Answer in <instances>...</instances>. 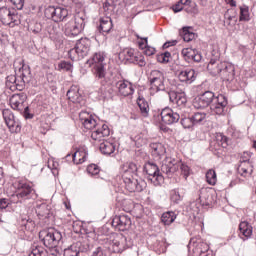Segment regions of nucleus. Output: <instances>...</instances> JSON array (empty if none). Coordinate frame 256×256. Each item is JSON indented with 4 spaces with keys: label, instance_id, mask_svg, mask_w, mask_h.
Segmentation results:
<instances>
[{
    "label": "nucleus",
    "instance_id": "nucleus-1",
    "mask_svg": "<svg viewBox=\"0 0 256 256\" xmlns=\"http://www.w3.org/2000/svg\"><path fill=\"white\" fill-rule=\"evenodd\" d=\"M79 118L85 129H95L91 134L94 141H101L103 137H109L111 134V130L107 124H97V120H95L89 113L81 112Z\"/></svg>",
    "mask_w": 256,
    "mask_h": 256
},
{
    "label": "nucleus",
    "instance_id": "nucleus-2",
    "mask_svg": "<svg viewBox=\"0 0 256 256\" xmlns=\"http://www.w3.org/2000/svg\"><path fill=\"white\" fill-rule=\"evenodd\" d=\"M179 169L183 177L187 179L191 173V169L189 166H187V164H183L181 160H175V158H166L161 165V171L167 177H173V174L177 173Z\"/></svg>",
    "mask_w": 256,
    "mask_h": 256
},
{
    "label": "nucleus",
    "instance_id": "nucleus-3",
    "mask_svg": "<svg viewBox=\"0 0 256 256\" xmlns=\"http://www.w3.org/2000/svg\"><path fill=\"white\" fill-rule=\"evenodd\" d=\"M91 51V40L89 38H81L77 41L76 46L72 48L68 55L72 61L85 59Z\"/></svg>",
    "mask_w": 256,
    "mask_h": 256
},
{
    "label": "nucleus",
    "instance_id": "nucleus-4",
    "mask_svg": "<svg viewBox=\"0 0 256 256\" xmlns=\"http://www.w3.org/2000/svg\"><path fill=\"white\" fill-rule=\"evenodd\" d=\"M25 101H27V95L14 94L10 98V106L14 111L18 113H24L26 119H33V115L29 113V106L25 107Z\"/></svg>",
    "mask_w": 256,
    "mask_h": 256
},
{
    "label": "nucleus",
    "instance_id": "nucleus-5",
    "mask_svg": "<svg viewBox=\"0 0 256 256\" xmlns=\"http://www.w3.org/2000/svg\"><path fill=\"white\" fill-rule=\"evenodd\" d=\"M44 15L47 19L54 21V23H61V21H66L69 17V10L63 7L49 6L45 9Z\"/></svg>",
    "mask_w": 256,
    "mask_h": 256
},
{
    "label": "nucleus",
    "instance_id": "nucleus-6",
    "mask_svg": "<svg viewBox=\"0 0 256 256\" xmlns=\"http://www.w3.org/2000/svg\"><path fill=\"white\" fill-rule=\"evenodd\" d=\"M144 171L147 175L148 181L153 183L157 187V185H161L163 183V171L159 170V167L155 163H146L144 165Z\"/></svg>",
    "mask_w": 256,
    "mask_h": 256
},
{
    "label": "nucleus",
    "instance_id": "nucleus-7",
    "mask_svg": "<svg viewBox=\"0 0 256 256\" xmlns=\"http://www.w3.org/2000/svg\"><path fill=\"white\" fill-rule=\"evenodd\" d=\"M85 29V19L76 17L74 21H70L65 24L64 33L66 37H77Z\"/></svg>",
    "mask_w": 256,
    "mask_h": 256
},
{
    "label": "nucleus",
    "instance_id": "nucleus-8",
    "mask_svg": "<svg viewBox=\"0 0 256 256\" xmlns=\"http://www.w3.org/2000/svg\"><path fill=\"white\" fill-rule=\"evenodd\" d=\"M39 237H43L42 241L45 247H48V249H54V247H57L59 245V241L63 239V236L61 235V232L57 231H47L44 230L40 232Z\"/></svg>",
    "mask_w": 256,
    "mask_h": 256
},
{
    "label": "nucleus",
    "instance_id": "nucleus-9",
    "mask_svg": "<svg viewBox=\"0 0 256 256\" xmlns=\"http://www.w3.org/2000/svg\"><path fill=\"white\" fill-rule=\"evenodd\" d=\"M123 181L125 184V188L130 193H141V191H143L147 187V182H145V180L141 178L137 179L133 176H124Z\"/></svg>",
    "mask_w": 256,
    "mask_h": 256
},
{
    "label": "nucleus",
    "instance_id": "nucleus-10",
    "mask_svg": "<svg viewBox=\"0 0 256 256\" xmlns=\"http://www.w3.org/2000/svg\"><path fill=\"white\" fill-rule=\"evenodd\" d=\"M16 197L17 199H20V201H25L27 199H33V197H37V194H35V189H33L32 185L25 182H20L17 185Z\"/></svg>",
    "mask_w": 256,
    "mask_h": 256
},
{
    "label": "nucleus",
    "instance_id": "nucleus-11",
    "mask_svg": "<svg viewBox=\"0 0 256 256\" xmlns=\"http://www.w3.org/2000/svg\"><path fill=\"white\" fill-rule=\"evenodd\" d=\"M2 115L10 133H19V131H21V122L15 120V115H13L11 110L4 109Z\"/></svg>",
    "mask_w": 256,
    "mask_h": 256
},
{
    "label": "nucleus",
    "instance_id": "nucleus-12",
    "mask_svg": "<svg viewBox=\"0 0 256 256\" xmlns=\"http://www.w3.org/2000/svg\"><path fill=\"white\" fill-rule=\"evenodd\" d=\"M215 98V93L212 91H206L199 97L195 98L193 105L195 109H205V107H211Z\"/></svg>",
    "mask_w": 256,
    "mask_h": 256
},
{
    "label": "nucleus",
    "instance_id": "nucleus-13",
    "mask_svg": "<svg viewBox=\"0 0 256 256\" xmlns=\"http://www.w3.org/2000/svg\"><path fill=\"white\" fill-rule=\"evenodd\" d=\"M120 57H124L126 61L139 65V67H145L146 65L145 58L141 54H137L135 49H125L120 53Z\"/></svg>",
    "mask_w": 256,
    "mask_h": 256
},
{
    "label": "nucleus",
    "instance_id": "nucleus-14",
    "mask_svg": "<svg viewBox=\"0 0 256 256\" xmlns=\"http://www.w3.org/2000/svg\"><path fill=\"white\" fill-rule=\"evenodd\" d=\"M87 251H89V243L78 241L64 250V256H81V253Z\"/></svg>",
    "mask_w": 256,
    "mask_h": 256
},
{
    "label": "nucleus",
    "instance_id": "nucleus-15",
    "mask_svg": "<svg viewBox=\"0 0 256 256\" xmlns=\"http://www.w3.org/2000/svg\"><path fill=\"white\" fill-rule=\"evenodd\" d=\"M227 98L223 95H218L210 104V111L212 115H223L225 107H227Z\"/></svg>",
    "mask_w": 256,
    "mask_h": 256
},
{
    "label": "nucleus",
    "instance_id": "nucleus-16",
    "mask_svg": "<svg viewBox=\"0 0 256 256\" xmlns=\"http://www.w3.org/2000/svg\"><path fill=\"white\" fill-rule=\"evenodd\" d=\"M131 225V218L125 214L115 216L112 219V227H115L118 231H129Z\"/></svg>",
    "mask_w": 256,
    "mask_h": 256
},
{
    "label": "nucleus",
    "instance_id": "nucleus-17",
    "mask_svg": "<svg viewBox=\"0 0 256 256\" xmlns=\"http://www.w3.org/2000/svg\"><path fill=\"white\" fill-rule=\"evenodd\" d=\"M160 117L162 119V123H165L166 125H173V123H178L179 119H181L179 113L173 111V109L169 107L162 109Z\"/></svg>",
    "mask_w": 256,
    "mask_h": 256
},
{
    "label": "nucleus",
    "instance_id": "nucleus-18",
    "mask_svg": "<svg viewBox=\"0 0 256 256\" xmlns=\"http://www.w3.org/2000/svg\"><path fill=\"white\" fill-rule=\"evenodd\" d=\"M178 79L185 85H191L197 79V73L195 70L187 68L178 72Z\"/></svg>",
    "mask_w": 256,
    "mask_h": 256
},
{
    "label": "nucleus",
    "instance_id": "nucleus-19",
    "mask_svg": "<svg viewBox=\"0 0 256 256\" xmlns=\"http://www.w3.org/2000/svg\"><path fill=\"white\" fill-rule=\"evenodd\" d=\"M0 20L3 25L17 23V14H15V11H10L7 7H2L0 8Z\"/></svg>",
    "mask_w": 256,
    "mask_h": 256
},
{
    "label": "nucleus",
    "instance_id": "nucleus-20",
    "mask_svg": "<svg viewBox=\"0 0 256 256\" xmlns=\"http://www.w3.org/2000/svg\"><path fill=\"white\" fill-rule=\"evenodd\" d=\"M168 95L171 103H176L178 107H184L187 103V95L183 91L170 90Z\"/></svg>",
    "mask_w": 256,
    "mask_h": 256
},
{
    "label": "nucleus",
    "instance_id": "nucleus-21",
    "mask_svg": "<svg viewBox=\"0 0 256 256\" xmlns=\"http://www.w3.org/2000/svg\"><path fill=\"white\" fill-rule=\"evenodd\" d=\"M127 243V238L123 235L117 236L110 246V250L113 251V253H123L125 249L129 247V245H125Z\"/></svg>",
    "mask_w": 256,
    "mask_h": 256
},
{
    "label": "nucleus",
    "instance_id": "nucleus-22",
    "mask_svg": "<svg viewBox=\"0 0 256 256\" xmlns=\"http://www.w3.org/2000/svg\"><path fill=\"white\" fill-rule=\"evenodd\" d=\"M253 235V226L249 224L247 221H243L239 224L238 236L242 239V241H247L251 239Z\"/></svg>",
    "mask_w": 256,
    "mask_h": 256
},
{
    "label": "nucleus",
    "instance_id": "nucleus-23",
    "mask_svg": "<svg viewBox=\"0 0 256 256\" xmlns=\"http://www.w3.org/2000/svg\"><path fill=\"white\" fill-rule=\"evenodd\" d=\"M116 87L122 97H129V95H133V93H135L133 84L129 81L120 80L116 83Z\"/></svg>",
    "mask_w": 256,
    "mask_h": 256
},
{
    "label": "nucleus",
    "instance_id": "nucleus-24",
    "mask_svg": "<svg viewBox=\"0 0 256 256\" xmlns=\"http://www.w3.org/2000/svg\"><path fill=\"white\" fill-rule=\"evenodd\" d=\"M219 77H221L223 81H233V79H235V66L231 63L224 62Z\"/></svg>",
    "mask_w": 256,
    "mask_h": 256
},
{
    "label": "nucleus",
    "instance_id": "nucleus-25",
    "mask_svg": "<svg viewBox=\"0 0 256 256\" xmlns=\"http://www.w3.org/2000/svg\"><path fill=\"white\" fill-rule=\"evenodd\" d=\"M237 171L241 177H250L251 173H253V164L249 159L242 157Z\"/></svg>",
    "mask_w": 256,
    "mask_h": 256
},
{
    "label": "nucleus",
    "instance_id": "nucleus-26",
    "mask_svg": "<svg viewBox=\"0 0 256 256\" xmlns=\"http://www.w3.org/2000/svg\"><path fill=\"white\" fill-rule=\"evenodd\" d=\"M19 79H20V85L18 89H21V87H25V83L31 82V68L29 65H22V67L18 71Z\"/></svg>",
    "mask_w": 256,
    "mask_h": 256
},
{
    "label": "nucleus",
    "instance_id": "nucleus-27",
    "mask_svg": "<svg viewBox=\"0 0 256 256\" xmlns=\"http://www.w3.org/2000/svg\"><path fill=\"white\" fill-rule=\"evenodd\" d=\"M93 73L94 77L102 83V85H105L107 83V69L105 68V65L97 64L93 66Z\"/></svg>",
    "mask_w": 256,
    "mask_h": 256
},
{
    "label": "nucleus",
    "instance_id": "nucleus-28",
    "mask_svg": "<svg viewBox=\"0 0 256 256\" xmlns=\"http://www.w3.org/2000/svg\"><path fill=\"white\" fill-rule=\"evenodd\" d=\"M224 64L225 62L211 59L207 65V69L211 75H213L214 77H217V75L218 76L221 75V71L223 69Z\"/></svg>",
    "mask_w": 256,
    "mask_h": 256
},
{
    "label": "nucleus",
    "instance_id": "nucleus-29",
    "mask_svg": "<svg viewBox=\"0 0 256 256\" xmlns=\"http://www.w3.org/2000/svg\"><path fill=\"white\" fill-rule=\"evenodd\" d=\"M150 149H151V153H152L153 157H155V159L157 161H159V159H161V157H163V155H165V153H167L165 146L159 142L151 143Z\"/></svg>",
    "mask_w": 256,
    "mask_h": 256
},
{
    "label": "nucleus",
    "instance_id": "nucleus-30",
    "mask_svg": "<svg viewBox=\"0 0 256 256\" xmlns=\"http://www.w3.org/2000/svg\"><path fill=\"white\" fill-rule=\"evenodd\" d=\"M138 167L137 164L133 163V162H128L126 164L123 165L122 167V171H123V175L122 178L125 179V177H133V175H137V171H138Z\"/></svg>",
    "mask_w": 256,
    "mask_h": 256
},
{
    "label": "nucleus",
    "instance_id": "nucleus-31",
    "mask_svg": "<svg viewBox=\"0 0 256 256\" xmlns=\"http://www.w3.org/2000/svg\"><path fill=\"white\" fill-rule=\"evenodd\" d=\"M113 29V20L111 17L105 16L100 18L99 31L102 33H109Z\"/></svg>",
    "mask_w": 256,
    "mask_h": 256
},
{
    "label": "nucleus",
    "instance_id": "nucleus-32",
    "mask_svg": "<svg viewBox=\"0 0 256 256\" xmlns=\"http://www.w3.org/2000/svg\"><path fill=\"white\" fill-rule=\"evenodd\" d=\"M67 97L69 101L72 103H81V94L79 93V87L71 86V88L67 91Z\"/></svg>",
    "mask_w": 256,
    "mask_h": 256
},
{
    "label": "nucleus",
    "instance_id": "nucleus-33",
    "mask_svg": "<svg viewBox=\"0 0 256 256\" xmlns=\"http://www.w3.org/2000/svg\"><path fill=\"white\" fill-rule=\"evenodd\" d=\"M137 105L140 109V113L143 117H149V102L143 96L137 98Z\"/></svg>",
    "mask_w": 256,
    "mask_h": 256
},
{
    "label": "nucleus",
    "instance_id": "nucleus-34",
    "mask_svg": "<svg viewBox=\"0 0 256 256\" xmlns=\"http://www.w3.org/2000/svg\"><path fill=\"white\" fill-rule=\"evenodd\" d=\"M209 252V244L208 243H205L203 241H198L196 242V245H195V248H194V253L196 255H199V256H208Z\"/></svg>",
    "mask_w": 256,
    "mask_h": 256
},
{
    "label": "nucleus",
    "instance_id": "nucleus-35",
    "mask_svg": "<svg viewBox=\"0 0 256 256\" xmlns=\"http://www.w3.org/2000/svg\"><path fill=\"white\" fill-rule=\"evenodd\" d=\"M19 85H21V80L17 79V76L11 75L6 78V87H9L11 91H15V89L21 91L23 87L19 88Z\"/></svg>",
    "mask_w": 256,
    "mask_h": 256
},
{
    "label": "nucleus",
    "instance_id": "nucleus-36",
    "mask_svg": "<svg viewBox=\"0 0 256 256\" xmlns=\"http://www.w3.org/2000/svg\"><path fill=\"white\" fill-rule=\"evenodd\" d=\"M116 145L113 142L104 141L100 144V151L103 155H113L115 153Z\"/></svg>",
    "mask_w": 256,
    "mask_h": 256
},
{
    "label": "nucleus",
    "instance_id": "nucleus-37",
    "mask_svg": "<svg viewBox=\"0 0 256 256\" xmlns=\"http://www.w3.org/2000/svg\"><path fill=\"white\" fill-rule=\"evenodd\" d=\"M177 219V214L173 211L164 212L161 216V222L163 225H171Z\"/></svg>",
    "mask_w": 256,
    "mask_h": 256
},
{
    "label": "nucleus",
    "instance_id": "nucleus-38",
    "mask_svg": "<svg viewBox=\"0 0 256 256\" xmlns=\"http://www.w3.org/2000/svg\"><path fill=\"white\" fill-rule=\"evenodd\" d=\"M89 65H105V54L96 52L91 60H88Z\"/></svg>",
    "mask_w": 256,
    "mask_h": 256
},
{
    "label": "nucleus",
    "instance_id": "nucleus-39",
    "mask_svg": "<svg viewBox=\"0 0 256 256\" xmlns=\"http://www.w3.org/2000/svg\"><path fill=\"white\" fill-rule=\"evenodd\" d=\"M191 27H183L182 30H180V37L186 42L189 43V41H193L195 39V33L189 31Z\"/></svg>",
    "mask_w": 256,
    "mask_h": 256
},
{
    "label": "nucleus",
    "instance_id": "nucleus-40",
    "mask_svg": "<svg viewBox=\"0 0 256 256\" xmlns=\"http://www.w3.org/2000/svg\"><path fill=\"white\" fill-rule=\"evenodd\" d=\"M240 14H239V21H251V12H249V6L242 5L239 7Z\"/></svg>",
    "mask_w": 256,
    "mask_h": 256
},
{
    "label": "nucleus",
    "instance_id": "nucleus-41",
    "mask_svg": "<svg viewBox=\"0 0 256 256\" xmlns=\"http://www.w3.org/2000/svg\"><path fill=\"white\" fill-rule=\"evenodd\" d=\"M199 199L200 203H202V205L205 207H210V205H213V196L207 191L201 192Z\"/></svg>",
    "mask_w": 256,
    "mask_h": 256
},
{
    "label": "nucleus",
    "instance_id": "nucleus-42",
    "mask_svg": "<svg viewBox=\"0 0 256 256\" xmlns=\"http://www.w3.org/2000/svg\"><path fill=\"white\" fill-rule=\"evenodd\" d=\"M150 89L151 91H156V93L165 91V79L150 81Z\"/></svg>",
    "mask_w": 256,
    "mask_h": 256
},
{
    "label": "nucleus",
    "instance_id": "nucleus-43",
    "mask_svg": "<svg viewBox=\"0 0 256 256\" xmlns=\"http://www.w3.org/2000/svg\"><path fill=\"white\" fill-rule=\"evenodd\" d=\"M181 53L185 61H187V63H191V61H193V57H195V54L197 53V50L192 48H183Z\"/></svg>",
    "mask_w": 256,
    "mask_h": 256
},
{
    "label": "nucleus",
    "instance_id": "nucleus-44",
    "mask_svg": "<svg viewBox=\"0 0 256 256\" xmlns=\"http://www.w3.org/2000/svg\"><path fill=\"white\" fill-rule=\"evenodd\" d=\"M29 256H47V250L43 246L34 244Z\"/></svg>",
    "mask_w": 256,
    "mask_h": 256
},
{
    "label": "nucleus",
    "instance_id": "nucleus-45",
    "mask_svg": "<svg viewBox=\"0 0 256 256\" xmlns=\"http://www.w3.org/2000/svg\"><path fill=\"white\" fill-rule=\"evenodd\" d=\"M87 159V153L82 151H76L74 154H72V161L73 163L79 164V163H85Z\"/></svg>",
    "mask_w": 256,
    "mask_h": 256
},
{
    "label": "nucleus",
    "instance_id": "nucleus-46",
    "mask_svg": "<svg viewBox=\"0 0 256 256\" xmlns=\"http://www.w3.org/2000/svg\"><path fill=\"white\" fill-rule=\"evenodd\" d=\"M191 117L195 127L196 125H201V122L207 119V114L205 112H196Z\"/></svg>",
    "mask_w": 256,
    "mask_h": 256
},
{
    "label": "nucleus",
    "instance_id": "nucleus-47",
    "mask_svg": "<svg viewBox=\"0 0 256 256\" xmlns=\"http://www.w3.org/2000/svg\"><path fill=\"white\" fill-rule=\"evenodd\" d=\"M206 181L209 185L217 184V173L215 172V170L210 169L206 172Z\"/></svg>",
    "mask_w": 256,
    "mask_h": 256
},
{
    "label": "nucleus",
    "instance_id": "nucleus-48",
    "mask_svg": "<svg viewBox=\"0 0 256 256\" xmlns=\"http://www.w3.org/2000/svg\"><path fill=\"white\" fill-rule=\"evenodd\" d=\"M216 141L218 145L223 147V149H227L229 145V138H227V136L223 135L222 133H218L216 134Z\"/></svg>",
    "mask_w": 256,
    "mask_h": 256
},
{
    "label": "nucleus",
    "instance_id": "nucleus-49",
    "mask_svg": "<svg viewBox=\"0 0 256 256\" xmlns=\"http://www.w3.org/2000/svg\"><path fill=\"white\" fill-rule=\"evenodd\" d=\"M170 199H171L172 203H175L176 205L181 203L183 196H181V194L179 193L178 188L171 190Z\"/></svg>",
    "mask_w": 256,
    "mask_h": 256
},
{
    "label": "nucleus",
    "instance_id": "nucleus-50",
    "mask_svg": "<svg viewBox=\"0 0 256 256\" xmlns=\"http://www.w3.org/2000/svg\"><path fill=\"white\" fill-rule=\"evenodd\" d=\"M180 123L184 129H193V127H195L193 118L191 116L181 118Z\"/></svg>",
    "mask_w": 256,
    "mask_h": 256
},
{
    "label": "nucleus",
    "instance_id": "nucleus-51",
    "mask_svg": "<svg viewBox=\"0 0 256 256\" xmlns=\"http://www.w3.org/2000/svg\"><path fill=\"white\" fill-rule=\"evenodd\" d=\"M165 79V74L159 70H152L149 76V82L151 81H159Z\"/></svg>",
    "mask_w": 256,
    "mask_h": 256
},
{
    "label": "nucleus",
    "instance_id": "nucleus-52",
    "mask_svg": "<svg viewBox=\"0 0 256 256\" xmlns=\"http://www.w3.org/2000/svg\"><path fill=\"white\" fill-rule=\"evenodd\" d=\"M58 71H73V64L69 61L62 60L58 63Z\"/></svg>",
    "mask_w": 256,
    "mask_h": 256
},
{
    "label": "nucleus",
    "instance_id": "nucleus-53",
    "mask_svg": "<svg viewBox=\"0 0 256 256\" xmlns=\"http://www.w3.org/2000/svg\"><path fill=\"white\" fill-rule=\"evenodd\" d=\"M156 59L158 63H169V59H171V52L166 51L164 53L158 54Z\"/></svg>",
    "mask_w": 256,
    "mask_h": 256
},
{
    "label": "nucleus",
    "instance_id": "nucleus-54",
    "mask_svg": "<svg viewBox=\"0 0 256 256\" xmlns=\"http://www.w3.org/2000/svg\"><path fill=\"white\" fill-rule=\"evenodd\" d=\"M42 29L43 27L41 26V23H33L28 27V31H30V33H34V35H39Z\"/></svg>",
    "mask_w": 256,
    "mask_h": 256
},
{
    "label": "nucleus",
    "instance_id": "nucleus-55",
    "mask_svg": "<svg viewBox=\"0 0 256 256\" xmlns=\"http://www.w3.org/2000/svg\"><path fill=\"white\" fill-rule=\"evenodd\" d=\"M101 170L99 169V166H97V164H90L87 167V172L89 173V175H99V172Z\"/></svg>",
    "mask_w": 256,
    "mask_h": 256
},
{
    "label": "nucleus",
    "instance_id": "nucleus-56",
    "mask_svg": "<svg viewBox=\"0 0 256 256\" xmlns=\"http://www.w3.org/2000/svg\"><path fill=\"white\" fill-rule=\"evenodd\" d=\"M91 256H107V253H105V250L101 246H99L95 248Z\"/></svg>",
    "mask_w": 256,
    "mask_h": 256
},
{
    "label": "nucleus",
    "instance_id": "nucleus-57",
    "mask_svg": "<svg viewBox=\"0 0 256 256\" xmlns=\"http://www.w3.org/2000/svg\"><path fill=\"white\" fill-rule=\"evenodd\" d=\"M18 10L23 9L25 0H9Z\"/></svg>",
    "mask_w": 256,
    "mask_h": 256
},
{
    "label": "nucleus",
    "instance_id": "nucleus-58",
    "mask_svg": "<svg viewBox=\"0 0 256 256\" xmlns=\"http://www.w3.org/2000/svg\"><path fill=\"white\" fill-rule=\"evenodd\" d=\"M145 55L151 57V55H155V48L146 46L144 50Z\"/></svg>",
    "mask_w": 256,
    "mask_h": 256
},
{
    "label": "nucleus",
    "instance_id": "nucleus-59",
    "mask_svg": "<svg viewBox=\"0 0 256 256\" xmlns=\"http://www.w3.org/2000/svg\"><path fill=\"white\" fill-rule=\"evenodd\" d=\"M9 207V200L0 198V209H7Z\"/></svg>",
    "mask_w": 256,
    "mask_h": 256
},
{
    "label": "nucleus",
    "instance_id": "nucleus-60",
    "mask_svg": "<svg viewBox=\"0 0 256 256\" xmlns=\"http://www.w3.org/2000/svg\"><path fill=\"white\" fill-rule=\"evenodd\" d=\"M137 39H141L142 42H139V46L143 49L147 47V43H148V38H141L139 35H136ZM144 41V42H143Z\"/></svg>",
    "mask_w": 256,
    "mask_h": 256
},
{
    "label": "nucleus",
    "instance_id": "nucleus-61",
    "mask_svg": "<svg viewBox=\"0 0 256 256\" xmlns=\"http://www.w3.org/2000/svg\"><path fill=\"white\" fill-rule=\"evenodd\" d=\"M202 59H203V56H201V54H199V52L196 51V54H194L192 61H194V63H201Z\"/></svg>",
    "mask_w": 256,
    "mask_h": 256
},
{
    "label": "nucleus",
    "instance_id": "nucleus-62",
    "mask_svg": "<svg viewBox=\"0 0 256 256\" xmlns=\"http://www.w3.org/2000/svg\"><path fill=\"white\" fill-rule=\"evenodd\" d=\"M173 11L174 13H179L180 11H183V6L180 2L173 6Z\"/></svg>",
    "mask_w": 256,
    "mask_h": 256
},
{
    "label": "nucleus",
    "instance_id": "nucleus-63",
    "mask_svg": "<svg viewBox=\"0 0 256 256\" xmlns=\"http://www.w3.org/2000/svg\"><path fill=\"white\" fill-rule=\"evenodd\" d=\"M225 3L230 5V7H237V2L235 0H225Z\"/></svg>",
    "mask_w": 256,
    "mask_h": 256
},
{
    "label": "nucleus",
    "instance_id": "nucleus-64",
    "mask_svg": "<svg viewBox=\"0 0 256 256\" xmlns=\"http://www.w3.org/2000/svg\"><path fill=\"white\" fill-rule=\"evenodd\" d=\"M110 7H111V3H109V1H106V2L103 3L104 11H109Z\"/></svg>",
    "mask_w": 256,
    "mask_h": 256
}]
</instances>
